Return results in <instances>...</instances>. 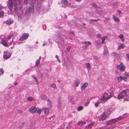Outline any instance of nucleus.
<instances>
[{"label":"nucleus","instance_id":"obj_3","mask_svg":"<svg viewBox=\"0 0 129 129\" xmlns=\"http://www.w3.org/2000/svg\"><path fill=\"white\" fill-rule=\"evenodd\" d=\"M126 117L125 115H122L119 116L118 117L115 119H111L107 122V125L112 124L115 123L116 122Z\"/></svg>","mask_w":129,"mask_h":129},{"label":"nucleus","instance_id":"obj_11","mask_svg":"<svg viewBox=\"0 0 129 129\" xmlns=\"http://www.w3.org/2000/svg\"><path fill=\"white\" fill-rule=\"evenodd\" d=\"M50 108H43V110L44 111V113L46 115H48Z\"/></svg>","mask_w":129,"mask_h":129},{"label":"nucleus","instance_id":"obj_42","mask_svg":"<svg viewBox=\"0 0 129 129\" xmlns=\"http://www.w3.org/2000/svg\"><path fill=\"white\" fill-rule=\"evenodd\" d=\"M126 56L128 60H129V54H126Z\"/></svg>","mask_w":129,"mask_h":129},{"label":"nucleus","instance_id":"obj_37","mask_svg":"<svg viewBox=\"0 0 129 129\" xmlns=\"http://www.w3.org/2000/svg\"><path fill=\"white\" fill-rule=\"evenodd\" d=\"M117 54V53L116 52H113L111 53V55L112 56H115Z\"/></svg>","mask_w":129,"mask_h":129},{"label":"nucleus","instance_id":"obj_40","mask_svg":"<svg viewBox=\"0 0 129 129\" xmlns=\"http://www.w3.org/2000/svg\"><path fill=\"white\" fill-rule=\"evenodd\" d=\"M12 37V36L11 35H9L8 37L7 38V39L9 40L10 39L11 37Z\"/></svg>","mask_w":129,"mask_h":129},{"label":"nucleus","instance_id":"obj_53","mask_svg":"<svg viewBox=\"0 0 129 129\" xmlns=\"http://www.w3.org/2000/svg\"><path fill=\"white\" fill-rule=\"evenodd\" d=\"M87 42L86 41H84V42H83V43H84L85 44H87Z\"/></svg>","mask_w":129,"mask_h":129},{"label":"nucleus","instance_id":"obj_57","mask_svg":"<svg viewBox=\"0 0 129 129\" xmlns=\"http://www.w3.org/2000/svg\"><path fill=\"white\" fill-rule=\"evenodd\" d=\"M57 60H58V61L59 62H60L61 61H60V60L59 59H57Z\"/></svg>","mask_w":129,"mask_h":129},{"label":"nucleus","instance_id":"obj_32","mask_svg":"<svg viewBox=\"0 0 129 129\" xmlns=\"http://www.w3.org/2000/svg\"><path fill=\"white\" fill-rule=\"evenodd\" d=\"M4 13L3 12L1 11L0 12V18L4 16Z\"/></svg>","mask_w":129,"mask_h":129},{"label":"nucleus","instance_id":"obj_54","mask_svg":"<svg viewBox=\"0 0 129 129\" xmlns=\"http://www.w3.org/2000/svg\"><path fill=\"white\" fill-rule=\"evenodd\" d=\"M18 83L17 82H15L14 83V84L15 85H17L18 84Z\"/></svg>","mask_w":129,"mask_h":129},{"label":"nucleus","instance_id":"obj_49","mask_svg":"<svg viewBox=\"0 0 129 129\" xmlns=\"http://www.w3.org/2000/svg\"><path fill=\"white\" fill-rule=\"evenodd\" d=\"M71 48V47L70 46H69L67 48V49L68 50V51H69L70 49Z\"/></svg>","mask_w":129,"mask_h":129},{"label":"nucleus","instance_id":"obj_60","mask_svg":"<svg viewBox=\"0 0 129 129\" xmlns=\"http://www.w3.org/2000/svg\"><path fill=\"white\" fill-rule=\"evenodd\" d=\"M69 128V127H67V128Z\"/></svg>","mask_w":129,"mask_h":129},{"label":"nucleus","instance_id":"obj_52","mask_svg":"<svg viewBox=\"0 0 129 129\" xmlns=\"http://www.w3.org/2000/svg\"><path fill=\"white\" fill-rule=\"evenodd\" d=\"M47 43H46V42H45V43H44L43 44V46H44L45 45H47Z\"/></svg>","mask_w":129,"mask_h":129},{"label":"nucleus","instance_id":"obj_41","mask_svg":"<svg viewBox=\"0 0 129 129\" xmlns=\"http://www.w3.org/2000/svg\"><path fill=\"white\" fill-rule=\"evenodd\" d=\"M98 57L95 56H93V59L95 60H97L98 59Z\"/></svg>","mask_w":129,"mask_h":129},{"label":"nucleus","instance_id":"obj_29","mask_svg":"<svg viewBox=\"0 0 129 129\" xmlns=\"http://www.w3.org/2000/svg\"><path fill=\"white\" fill-rule=\"evenodd\" d=\"M101 38L102 40V43H103L104 42V41L107 38L106 37H101Z\"/></svg>","mask_w":129,"mask_h":129},{"label":"nucleus","instance_id":"obj_38","mask_svg":"<svg viewBox=\"0 0 129 129\" xmlns=\"http://www.w3.org/2000/svg\"><path fill=\"white\" fill-rule=\"evenodd\" d=\"M125 100L126 101H129V95L127 96Z\"/></svg>","mask_w":129,"mask_h":129},{"label":"nucleus","instance_id":"obj_35","mask_svg":"<svg viewBox=\"0 0 129 129\" xmlns=\"http://www.w3.org/2000/svg\"><path fill=\"white\" fill-rule=\"evenodd\" d=\"M99 102H97L95 104V107H97L99 105Z\"/></svg>","mask_w":129,"mask_h":129},{"label":"nucleus","instance_id":"obj_31","mask_svg":"<svg viewBox=\"0 0 129 129\" xmlns=\"http://www.w3.org/2000/svg\"><path fill=\"white\" fill-rule=\"evenodd\" d=\"M46 96L45 95H41V98L42 99L44 100L46 99Z\"/></svg>","mask_w":129,"mask_h":129},{"label":"nucleus","instance_id":"obj_36","mask_svg":"<svg viewBox=\"0 0 129 129\" xmlns=\"http://www.w3.org/2000/svg\"><path fill=\"white\" fill-rule=\"evenodd\" d=\"M40 60L39 59H38L37 60L36 62V65H38L39 63H40Z\"/></svg>","mask_w":129,"mask_h":129},{"label":"nucleus","instance_id":"obj_9","mask_svg":"<svg viewBox=\"0 0 129 129\" xmlns=\"http://www.w3.org/2000/svg\"><path fill=\"white\" fill-rule=\"evenodd\" d=\"M29 36L28 34H24L19 39L20 41H23L27 39Z\"/></svg>","mask_w":129,"mask_h":129},{"label":"nucleus","instance_id":"obj_24","mask_svg":"<svg viewBox=\"0 0 129 129\" xmlns=\"http://www.w3.org/2000/svg\"><path fill=\"white\" fill-rule=\"evenodd\" d=\"M83 107L82 106H80L77 108V110L78 111H80L83 109Z\"/></svg>","mask_w":129,"mask_h":129},{"label":"nucleus","instance_id":"obj_1","mask_svg":"<svg viewBox=\"0 0 129 129\" xmlns=\"http://www.w3.org/2000/svg\"><path fill=\"white\" fill-rule=\"evenodd\" d=\"M110 94H108L106 92H104L102 96L101 99V102H104L109 99L112 97V95L113 93V91L112 90H110Z\"/></svg>","mask_w":129,"mask_h":129},{"label":"nucleus","instance_id":"obj_25","mask_svg":"<svg viewBox=\"0 0 129 129\" xmlns=\"http://www.w3.org/2000/svg\"><path fill=\"white\" fill-rule=\"evenodd\" d=\"M85 123L86 122L84 121H81L79 122L78 124L80 125H82L85 124Z\"/></svg>","mask_w":129,"mask_h":129},{"label":"nucleus","instance_id":"obj_39","mask_svg":"<svg viewBox=\"0 0 129 129\" xmlns=\"http://www.w3.org/2000/svg\"><path fill=\"white\" fill-rule=\"evenodd\" d=\"M89 103V102L88 101L85 104V106H87Z\"/></svg>","mask_w":129,"mask_h":129},{"label":"nucleus","instance_id":"obj_23","mask_svg":"<svg viewBox=\"0 0 129 129\" xmlns=\"http://www.w3.org/2000/svg\"><path fill=\"white\" fill-rule=\"evenodd\" d=\"M47 105H48V108H50L51 107V102L50 100L48 99L47 101Z\"/></svg>","mask_w":129,"mask_h":129},{"label":"nucleus","instance_id":"obj_7","mask_svg":"<svg viewBox=\"0 0 129 129\" xmlns=\"http://www.w3.org/2000/svg\"><path fill=\"white\" fill-rule=\"evenodd\" d=\"M117 79L119 82H120L122 80L125 82L127 80L126 78L125 77H122L120 76L117 77Z\"/></svg>","mask_w":129,"mask_h":129},{"label":"nucleus","instance_id":"obj_59","mask_svg":"<svg viewBox=\"0 0 129 129\" xmlns=\"http://www.w3.org/2000/svg\"><path fill=\"white\" fill-rule=\"evenodd\" d=\"M41 56L40 57L39 59L40 60V59H41Z\"/></svg>","mask_w":129,"mask_h":129},{"label":"nucleus","instance_id":"obj_10","mask_svg":"<svg viewBox=\"0 0 129 129\" xmlns=\"http://www.w3.org/2000/svg\"><path fill=\"white\" fill-rule=\"evenodd\" d=\"M36 108L34 106L30 107L29 109V112L32 114L36 112Z\"/></svg>","mask_w":129,"mask_h":129},{"label":"nucleus","instance_id":"obj_13","mask_svg":"<svg viewBox=\"0 0 129 129\" xmlns=\"http://www.w3.org/2000/svg\"><path fill=\"white\" fill-rule=\"evenodd\" d=\"M61 4L63 7L67 6L68 5L67 0H61Z\"/></svg>","mask_w":129,"mask_h":129},{"label":"nucleus","instance_id":"obj_43","mask_svg":"<svg viewBox=\"0 0 129 129\" xmlns=\"http://www.w3.org/2000/svg\"><path fill=\"white\" fill-rule=\"evenodd\" d=\"M117 128V127L115 126H112V127L111 128L112 129L114 128Z\"/></svg>","mask_w":129,"mask_h":129},{"label":"nucleus","instance_id":"obj_12","mask_svg":"<svg viewBox=\"0 0 129 129\" xmlns=\"http://www.w3.org/2000/svg\"><path fill=\"white\" fill-rule=\"evenodd\" d=\"M88 85V83L86 82L84 83L81 87V89L82 90L84 89L87 87Z\"/></svg>","mask_w":129,"mask_h":129},{"label":"nucleus","instance_id":"obj_6","mask_svg":"<svg viewBox=\"0 0 129 129\" xmlns=\"http://www.w3.org/2000/svg\"><path fill=\"white\" fill-rule=\"evenodd\" d=\"M117 67L121 72L123 71L125 69V66L122 63H121L119 65L117 66Z\"/></svg>","mask_w":129,"mask_h":129},{"label":"nucleus","instance_id":"obj_8","mask_svg":"<svg viewBox=\"0 0 129 129\" xmlns=\"http://www.w3.org/2000/svg\"><path fill=\"white\" fill-rule=\"evenodd\" d=\"M11 55V54L8 52L5 51L4 53V58L5 59H7L9 58Z\"/></svg>","mask_w":129,"mask_h":129},{"label":"nucleus","instance_id":"obj_26","mask_svg":"<svg viewBox=\"0 0 129 129\" xmlns=\"http://www.w3.org/2000/svg\"><path fill=\"white\" fill-rule=\"evenodd\" d=\"M108 53V50L107 49H105L103 53V54L104 56L107 55Z\"/></svg>","mask_w":129,"mask_h":129},{"label":"nucleus","instance_id":"obj_45","mask_svg":"<svg viewBox=\"0 0 129 129\" xmlns=\"http://www.w3.org/2000/svg\"><path fill=\"white\" fill-rule=\"evenodd\" d=\"M88 46V45H85V46H84V47H83V48L84 49H86V48H87V47Z\"/></svg>","mask_w":129,"mask_h":129},{"label":"nucleus","instance_id":"obj_16","mask_svg":"<svg viewBox=\"0 0 129 129\" xmlns=\"http://www.w3.org/2000/svg\"><path fill=\"white\" fill-rule=\"evenodd\" d=\"M112 18L114 20L115 22H118L120 21L119 19L116 17L115 15H113Z\"/></svg>","mask_w":129,"mask_h":129},{"label":"nucleus","instance_id":"obj_56","mask_svg":"<svg viewBox=\"0 0 129 129\" xmlns=\"http://www.w3.org/2000/svg\"><path fill=\"white\" fill-rule=\"evenodd\" d=\"M71 34L73 36L74 35V33L73 32L71 33Z\"/></svg>","mask_w":129,"mask_h":129},{"label":"nucleus","instance_id":"obj_30","mask_svg":"<svg viewBox=\"0 0 129 129\" xmlns=\"http://www.w3.org/2000/svg\"><path fill=\"white\" fill-rule=\"evenodd\" d=\"M124 75L126 78V77L128 78L129 77V73H125L124 74Z\"/></svg>","mask_w":129,"mask_h":129},{"label":"nucleus","instance_id":"obj_20","mask_svg":"<svg viewBox=\"0 0 129 129\" xmlns=\"http://www.w3.org/2000/svg\"><path fill=\"white\" fill-rule=\"evenodd\" d=\"M2 44L5 46H7V41L4 40V39H2Z\"/></svg>","mask_w":129,"mask_h":129},{"label":"nucleus","instance_id":"obj_46","mask_svg":"<svg viewBox=\"0 0 129 129\" xmlns=\"http://www.w3.org/2000/svg\"><path fill=\"white\" fill-rule=\"evenodd\" d=\"M32 77H33V78L35 79V80H36L37 81V79L36 78V77H35V76H34V75H33L32 76Z\"/></svg>","mask_w":129,"mask_h":129},{"label":"nucleus","instance_id":"obj_34","mask_svg":"<svg viewBox=\"0 0 129 129\" xmlns=\"http://www.w3.org/2000/svg\"><path fill=\"white\" fill-rule=\"evenodd\" d=\"M4 73V71L3 69L1 68L0 69V75H2Z\"/></svg>","mask_w":129,"mask_h":129},{"label":"nucleus","instance_id":"obj_2","mask_svg":"<svg viewBox=\"0 0 129 129\" xmlns=\"http://www.w3.org/2000/svg\"><path fill=\"white\" fill-rule=\"evenodd\" d=\"M110 109L109 108L107 109L105 112L103 113L100 116L99 120L102 121L107 119L110 115Z\"/></svg>","mask_w":129,"mask_h":129},{"label":"nucleus","instance_id":"obj_55","mask_svg":"<svg viewBox=\"0 0 129 129\" xmlns=\"http://www.w3.org/2000/svg\"><path fill=\"white\" fill-rule=\"evenodd\" d=\"M81 0H76V1L77 2H80Z\"/></svg>","mask_w":129,"mask_h":129},{"label":"nucleus","instance_id":"obj_14","mask_svg":"<svg viewBox=\"0 0 129 129\" xmlns=\"http://www.w3.org/2000/svg\"><path fill=\"white\" fill-rule=\"evenodd\" d=\"M74 84H75V86L77 87L80 83V81L78 79L75 80L74 82Z\"/></svg>","mask_w":129,"mask_h":129},{"label":"nucleus","instance_id":"obj_33","mask_svg":"<svg viewBox=\"0 0 129 129\" xmlns=\"http://www.w3.org/2000/svg\"><path fill=\"white\" fill-rule=\"evenodd\" d=\"M54 89H55L56 88V86L55 84H53L50 85Z\"/></svg>","mask_w":129,"mask_h":129},{"label":"nucleus","instance_id":"obj_47","mask_svg":"<svg viewBox=\"0 0 129 129\" xmlns=\"http://www.w3.org/2000/svg\"><path fill=\"white\" fill-rule=\"evenodd\" d=\"M117 12L119 15H120V14L121 13V12L119 11H118Z\"/></svg>","mask_w":129,"mask_h":129},{"label":"nucleus","instance_id":"obj_48","mask_svg":"<svg viewBox=\"0 0 129 129\" xmlns=\"http://www.w3.org/2000/svg\"><path fill=\"white\" fill-rule=\"evenodd\" d=\"M87 44H88V45H90L91 44V43L89 41L87 42Z\"/></svg>","mask_w":129,"mask_h":129},{"label":"nucleus","instance_id":"obj_5","mask_svg":"<svg viewBox=\"0 0 129 129\" xmlns=\"http://www.w3.org/2000/svg\"><path fill=\"white\" fill-rule=\"evenodd\" d=\"M16 0H9L8 2V6L9 9L10 11H11L12 8V4H14V6H16Z\"/></svg>","mask_w":129,"mask_h":129},{"label":"nucleus","instance_id":"obj_15","mask_svg":"<svg viewBox=\"0 0 129 129\" xmlns=\"http://www.w3.org/2000/svg\"><path fill=\"white\" fill-rule=\"evenodd\" d=\"M14 22L13 20L12 19H10L7 20L6 22V23L8 25H10L12 23Z\"/></svg>","mask_w":129,"mask_h":129},{"label":"nucleus","instance_id":"obj_18","mask_svg":"<svg viewBox=\"0 0 129 129\" xmlns=\"http://www.w3.org/2000/svg\"><path fill=\"white\" fill-rule=\"evenodd\" d=\"M125 44L124 43L121 44L117 48V49L119 50L121 49H123L124 48L125 46Z\"/></svg>","mask_w":129,"mask_h":129},{"label":"nucleus","instance_id":"obj_19","mask_svg":"<svg viewBox=\"0 0 129 129\" xmlns=\"http://www.w3.org/2000/svg\"><path fill=\"white\" fill-rule=\"evenodd\" d=\"M119 38L121 40V41L123 42L124 41V36L122 34H121L118 36Z\"/></svg>","mask_w":129,"mask_h":129},{"label":"nucleus","instance_id":"obj_22","mask_svg":"<svg viewBox=\"0 0 129 129\" xmlns=\"http://www.w3.org/2000/svg\"><path fill=\"white\" fill-rule=\"evenodd\" d=\"M16 8H14V10L15 11V13L17 15V16H18V18H20V17L21 16V14L19 13V12H16Z\"/></svg>","mask_w":129,"mask_h":129},{"label":"nucleus","instance_id":"obj_28","mask_svg":"<svg viewBox=\"0 0 129 129\" xmlns=\"http://www.w3.org/2000/svg\"><path fill=\"white\" fill-rule=\"evenodd\" d=\"M27 99L29 101H34L35 100L31 97H29L27 98Z\"/></svg>","mask_w":129,"mask_h":129},{"label":"nucleus","instance_id":"obj_17","mask_svg":"<svg viewBox=\"0 0 129 129\" xmlns=\"http://www.w3.org/2000/svg\"><path fill=\"white\" fill-rule=\"evenodd\" d=\"M43 109H41L39 108H36V113L39 114H40L41 113V112L43 111Z\"/></svg>","mask_w":129,"mask_h":129},{"label":"nucleus","instance_id":"obj_27","mask_svg":"<svg viewBox=\"0 0 129 129\" xmlns=\"http://www.w3.org/2000/svg\"><path fill=\"white\" fill-rule=\"evenodd\" d=\"M86 64L88 70H90L91 69V66L90 64L89 63H86Z\"/></svg>","mask_w":129,"mask_h":129},{"label":"nucleus","instance_id":"obj_44","mask_svg":"<svg viewBox=\"0 0 129 129\" xmlns=\"http://www.w3.org/2000/svg\"><path fill=\"white\" fill-rule=\"evenodd\" d=\"M96 36L97 37L99 38L100 37L101 35L100 34H97L96 35Z\"/></svg>","mask_w":129,"mask_h":129},{"label":"nucleus","instance_id":"obj_4","mask_svg":"<svg viewBox=\"0 0 129 129\" xmlns=\"http://www.w3.org/2000/svg\"><path fill=\"white\" fill-rule=\"evenodd\" d=\"M128 91V90L127 89H126L123 90L118 96L117 98L118 99H121L124 98V97L126 96Z\"/></svg>","mask_w":129,"mask_h":129},{"label":"nucleus","instance_id":"obj_51","mask_svg":"<svg viewBox=\"0 0 129 129\" xmlns=\"http://www.w3.org/2000/svg\"><path fill=\"white\" fill-rule=\"evenodd\" d=\"M99 20V19H97L96 20H95V19H94V20H92V21H98Z\"/></svg>","mask_w":129,"mask_h":129},{"label":"nucleus","instance_id":"obj_50","mask_svg":"<svg viewBox=\"0 0 129 129\" xmlns=\"http://www.w3.org/2000/svg\"><path fill=\"white\" fill-rule=\"evenodd\" d=\"M55 57L57 58V59H59V57L57 55H56V56H55Z\"/></svg>","mask_w":129,"mask_h":129},{"label":"nucleus","instance_id":"obj_58","mask_svg":"<svg viewBox=\"0 0 129 129\" xmlns=\"http://www.w3.org/2000/svg\"><path fill=\"white\" fill-rule=\"evenodd\" d=\"M126 129H129V126L126 127Z\"/></svg>","mask_w":129,"mask_h":129},{"label":"nucleus","instance_id":"obj_21","mask_svg":"<svg viewBox=\"0 0 129 129\" xmlns=\"http://www.w3.org/2000/svg\"><path fill=\"white\" fill-rule=\"evenodd\" d=\"M93 122L89 124L86 125L85 127V128H92V127L93 126Z\"/></svg>","mask_w":129,"mask_h":129}]
</instances>
